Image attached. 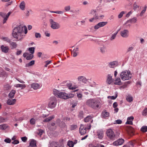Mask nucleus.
Here are the masks:
<instances>
[{"label": "nucleus", "mask_w": 147, "mask_h": 147, "mask_svg": "<svg viewBox=\"0 0 147 147\" xmlns=\"http://www.w3.org/2000/svg\"><path fill=\"white\" fill-rule=\"evenodd\" d=\"M36 145V141L34 139L31 140L29 147H35Z\"/></svg>", "instance_id": "25"}, {"label": "nucleus", "mask_w": 147, "mask_h": 147, "mask_svg": "<svg viewBox=\"0 0 147 147\" xmlns=\"http://www.w3.org/2000/svg\"><path fill=\"white\" fill-rule=\"evenodd\" d=\"M77 126L76 125H72L70 127V129L71 130H74L77 128Z\"/></svg>", "instance_id": "54"}, {"label": "nucleus", "mask_w": 147, "mask_h": 147, "mask_svg": "<svg viewBox=\"0 0 147 147\" xmlns=\"http://www.w3.org/2000/svg\"><path fill=\"white\" fill-rule=\"evenodd\" d=\"M123 147H133V143L132 142H129L127 145L123 146Z\"/></svg>", "instance_id": "45"}, {"label": "nucleus", "mask_w": 147, "mask_h": 147, "mask_svg": "<svg viewBox=\"0 0 147 147\" xmlns=\"http://www.w3.org/2000/svg\"><path fill=\"white\" fill-rule=\"evenodd\" d=\"M57 104V100L55 97H51L49 99L48 104V107L51 109H54L56 106Z\"/></svg>", "instance_id": "6"}, {"label": "nucleus", "mask_w": 147, "mask_h": 147, "mask_svg": "<svg viewBox=\"0 0 147 147\" xmlns=\"http://www.w3.org/2000/svg\"><path fill=\"white\" fill-rule=\"evenodd\" d=\"M6 14L5 13L3 12H0V16L3 18H5L6 16Z\"/></svg>", "instance_id": "64"}, {"label": "nucleus", "mask_w": 147, "mask_h": 147, "mask_svg": "<svg viewBox=\"0 0 147 147\" xmlns=\"http://www.w3.org/2000/svg\"><path fill=\"white\" fill-rule=\"evenodd\" d=\"M19 143V141L18 140H14L12 142V143L13 144H16Z\"/></svg>", "instance_id": "62"}, {"label": "nucleus", "mask_w": 147, "mask_h": 147, "mask_svg": "<svg viewBox=\"0 0 147 147\" xmlns=\"http://www.w3.org/2000/svg\"><path fill=\"white\" fill-rule=\"evenodd\" d=\"M79 53V49L78 47L74 48L71 52L72 55L74 57H76Z\"/></svg>", "instance_id": "17"}, {"label": "nucleus", "mask_w": 147, "mask_h": 147, "mask_svg": "<svg viewBox=\"0 0 147 147\" xmlns=\"http://www.w3.org/2000/svg\"><path fill=\"white\" fill-rule=\"evenodd\" d=\"M6 121V119L3 117H0V123L5 122Z\"/></svg>", "instance_id": "48"}, {"label": "nucleus", "mask_w": 147, "mask_h": 147, "mask_svg": "<svg viewBox=\"0 0 147 147\" xmlns=\"http://www.w3.org/2000/svg\"><path fill=\"white\" fill-rule=\"evenodd\" d=\"M127 130L128 133L130 135H132L133 134L134 129L131 126H128L127 129Z\"/></svg>", "instance_id": "19"}, {"label": "nucleus", "mask_w": 147, "mask_h": 147, "mask_svg": "<svg viewBox=\"0 0 147 147\" xmlns=\"http://www.w3.org/2000/svg\"><path fill=\"white\" fill-rule=\"evenodd\" d=\"M130 22V23H135L136 21V18H133L132 19H131L130 20H128Z\"/></svg>", "instance_id": "53"}, {"label": "nucleus", "mask_w": 147, "mask_h": 147, "mask_svg": "<svg viewBox=\"0 0 147 147\" xmlns=\"http://www.w3.org/2000/svg\"><path fill=\"white\" fill-rule=\"evenodd\" d=\"M16 101V99H8L7 102V104L9 105H13L15 104Z\"/></svg>", "instance_id": "22"}, {"label": "nucleus", "mask_w": 147, "mask_h": 147, "mask_svg": "<svg viewBox=\"0 0 147 147\" xmlns=\"http://www.w3.org/2000/svg\"><path fill=\"white\" fill-rule=\"evenodd\" d=\"M27 33L26 27L24 26L20 25L14 28L12 34L13 38L16 41H21Z\"/></svg>", "instance_id": "1"}, {"label": "nucleus", "mask_w": 147, "mask_h": 147, "mask_svg": "<svg viewBox=\"0 0 147 147\" xmlns=\"http://www.w3.org/2000/svg\"><path fill=\"white\" fill-rule=\"evenodd\" d=\"M118 65L117 61H115L110 62L108 64L109 66L112 68H114L117 67Z\"/></svg>", "instance_id": "14"}, {"label": "nucleus", "mask_w": 147, "mask_h": 147, "mask_svg": "<svg viewBox=\"0 0 147 147\" xmlns=\"http://www.w3.org/2000/svg\"><path fill=\"white\" fill-rule=\"evenodd\" d=\"M118 32V31H116L115 33L112 35V36L110 38L111 40H113L115 39L116 37V36Z\"/></svg>", "instance_id": "37"}, {"label": "nucleus", "mask_w": 147, "mask_h": 147, "mask_svg": "<svg viewBox=\"0 0 147 147\" xmlns=\"http://www.w3.org/2000/svg\"><path fill=\"white\" fill-rule=\"evenodd\" d=\"M31 87L34 90H37L40 88V85L37 83H33L31 85Z\"/></svg>", "instance_id": "20"}, {"label": "nucleus", "mask_w": 147, "mask_h": 147, "mask_svg": "<svg viewBox=\"0 0 147 147\" xmlns=\"http://www.w3.org/2000/svg\"><path fill=\"white\" fill-rule=\"evenodd\" d=\"M9 126L7 124H3L0 125V129L1 130H4L7 128H9Z\"/></svg>", "instance_id": "24"}, {"label": "nucleus", "mask_w": 147, "mask_h": 147, "mask_svg": "<svg viewBox=\"0 0 147 147\" xmlns=\"http://www.w3.org/2000/svg\"><path fill=\"white\" fill-rule=\"evenodd\" d=\"M1 51L5 53H7L9 50V48L7 46H5L3 45L1 46Z\"/></svg>", "instance_id": "18"}, {"label": "nucleus", "mask_w": 147, "mask_h": 147, "mask_svg": "<svg viewBox=\"0 0 147 147\" xmlns=\"http://www.w3.org/2000/svg\"><path fill=\"white\" fill-rule=\"evenodd\" d=\"M25 4L24 1L22 2L20 4V7L21 9L24 10L25 9Z\"/></svg>", "instance_id": "35"}, {"label": "nucleus", "mask_w": 147, "mask_h": 147, "mask_svg": "<svg viewBox=\"0 0 147 147\" xmlns=\"http://www.w3.org/2000/svg\"><path fill=\"white\" fill-rule=\"evenodd\" d=\"M99 49L100 52L102 54H104L106 51V47L104 46L100 47Z\"/></svg>", "instance_id": "30"}, {"label": "nucleus", "mask_w": 147, "mask_h": 147, "mask_svg": "<svg viewBox=\"0 0 147 147\" xmlns=\"http://www.w3.org/2000/svg\"><path fill=\"white\" fill-rule=\"evenodd\" d=\"M71 8V7L70 5H67L65 6L64 7V10L65 11H69Z\"/></svg>", "instance_id": "52"}, {"label": "nucleus", "mask_w": 147, "mask_h": 147, "mask_svg": "<svg viewBox=\"0 0 147 147\" xmlns=\"http://www.w3.org/2000/svg\"><path fill=\"white\" fill-rule=\"evenodd\" d=\"M126 99L127 101L129 102H131L133 100L132 97L130 96H127L126 97Z\"/></svg>", "instance_id": "41"}, {"label": "nucleus", "mask_w": 147, "mask_h": 147, "mask_svg": "<svg viewBox=\"0 0 147 147\" xmlns=\"http://www.w3.org/2000/svg\"><path fill=\"white\" fill-rule=\"evenodd\" d=\"M141 130L144 132H146L147 131V126H143L141 129Z\"/></svg>", "instance_id": "39"}, {"label": "nucleus", "mask_w": 147, "mask_h": 147, "mask_svg": "<svg viewBox=\"0 0 147 147\" xmlns=\"http://www.w3.org/2000/svg\"><path fill=\"white\" fill-rule=\"evenodd\" d=\"M107 22H100L94 26V28L95 30H97L100 27L105 26L107 24Z\"/></svg>", "instance_id": "10"}, {"label": "nucleus", "mask_w": 147, "mask_h": 147, "mask_svg": "<svg viewBox=\"0 0 147 147\" xmlns=\"http://www.w3.org/2000/svg\"><path fill=\"white\" fill-rule=\"evenodd\" d=\"M96 10H92L91 11L90 13L92 15H94V17L90 19L89 21L90 22H92L93 21L99 19V16L96 13Z\"/></svg>", "instance_id": "8"}, {"label": "nucleus", "mask_w": 147, "mask_h": 147, "mask_svg": "<svg viewBox=\"0 0 147 147\" xmlns=\"http://www.w3.org/2000/svg\"><path fill=\"white\" fill-rule=\"evenodd\" d=\"M93 117L90 115H89L86 117L84 119V121L85 122H88L91 121V122L92 123L93 121L92 120Z\"/></svg>", "instance_id": "23"}, {"label": "nucleus", "mask_w": 147, "mask_h": 147, "mask_svg": "<svg viewBox=\"0 0 147 147\" xmlns=\"http://www.w3.org/2000/svg\"><path fill=\"white\" fill-rule=\"evenodd\" d=\"M35 36L36 38H40L41 37V35L40 34L37 32L35 33Z\"/></svg>", "instance_id": "58"}, {"label": "nucleus", "mask_w": 147, "mask_h": 147, "mask_svg": "<svg viewBox=\"0 0 147 147\" xmlns=\"http://www.w3.org/2000/svg\"><path fill=\"white\" fill-rule=\"evenodd\" d=\"M96 134L98 138L102 139L104 136V131L102 129H98L96 132Z\"/></svg>", "instance_id": "11"}, {"label": "nucleus", "mask_w": 147, "mask_h": 147, "mask_svg": "<svg viewBox=\"0 0 147 147\" xmlns=\"http://www.w3.org/2000/svg\"><path fill=\"white\" fill-rule=\"evenodd\" d=\"M67 145L69 147H73L74 146V144L72 141H69L67 143Z\"/></svg>", "instance_id": "44"}, {"label": "nucleus", "mask_w": 147, "mask_h": 147, "mask_svg": "<svg viewBox=\"0 0 147 147\" xmlns=\"http://www.w3.org/2000/svg\"><path fill=\"white\" fill-rule=\"evenodd\" d=\"M51 28L53 29H57L60 27L59 24L54 21L52 19H50L49 20Z\"/></svg>", "instance_id": "7"}, {"label": "nucleus", "mask_w": 147, "mask_h": 147, "mask_svg": "<svg viewBox=\"0 0 147 147\" xmlns=\"http://www.w3.org/2000/svg\"><path fill=\"white\" fill-rule=\"evenodd\" d=\"M34 47H31L29 48L28 50L32 54L34 53Z\"/></svg>", "instance_id": "42"}, {"label": "nucleus", "mask_w": 147, "mask_h": 147, "mask_svg": "<svg viewBox=\"0 0 147 147\" xmlns=\"http://www.w3.org/2000/svg\"><path fill=\"white\" fill-rule=\"evenodd\" d=\"M124 141V140L123 139L120 138L114 142L112 144L114 146H118L122 144Z\"/></svg>", "instance_id": "12"}, {"label": "nucleus", "mask_w": 147, "mask_h": 147, "mask_svg": "<svg viewBox=\"0 0 147 147\" xmlns=\"http://www.w3.org/2000/svg\"><path fill=\"white\" fill-rule=\"evenodd\" d=\"M15 93V90H12L9 94V97L11 98H13L14 96Z\"/></svg>", "instance_id": "33"}, {"label": "nucleus", "mask_w": 147, "mask_h": 147, "mask_svg": "<svg viewBox=\"0 0 147 147\" xmlns=\"http://www.w3.org/2000/svg\"><path fill=\"white\" fill-rule=\"evenodd\" d=\"M52 62L51 61L48 60L46 61H45L44 62V63H45L44 67H47L48 65L51 63Z\"/></svg>", "instance_id": "40"}, {"label": "nucleus", "mask_w": 147, "mask_h": 147, "mask_svg": "<svg viewBox=\"0 0 147 147\" xmlns=\"http://www.w3.org/2000/svg\"><path fill=\"white\" fill-rule=\"evenodd\" d=\"M142 115L144 116H146L147 115V107L145 108L142 112Z\"/></svg>", "instance_id": "43"}, {"label": "nucleus", "mask_w": 147, "mask_h": 147, "mask_svg": "<svg viewBox=\"0 0 147 147\" xmlns=\"http://www.w3.org/2000/svg\"><path fill=\"white\" fill-rule=\"evenodd\" d=\"M1 39L4 41H6L8 42H9L10 41V40L7 37L2 36L1 37Z\"/></svg>", "instance_id": "38"}, {"label": "nucleus", "mask_w": 147, "mask_h": 147, "mask_svg": "<svg viewBox=\"0 0 147 147\" xmlns=\"http://www.w3.org/2000/svg\"><path fill=\"white\" fill-rule=\"evenodd\" d=\"M21 138L22 141L24 142H26L27 140V138L25 136L22 137Z\"/></svg>", "instance_id": "61"}, {"label": "nucleus", "mask_w": 147, "mask_h": 147, "mask_svg": "<svg viewBox=\"0 0 147 147\" xmlns=\"http://www.w3.org/2000/svg\"><path fill=\"white\" fill-rule=\"evenodd\" d=\"M36 121V120L35 119L32 118L30 120V124L31 125H34L35 124Z\"/></svg>", "instance_id": "46"}, {"label": "nucleus", "mask_w": 147, "mask_h": 147, "mask_svg": "<svg viewBox=\"0 0 147 147\" xmlns=\"http://www.w3.org/2000/svg\"><path fill=\"white\" fill-rule=\"evenodd\" d=\"M55 123H52L51 124L49 123L48 124V127L49 128V129H51V126H53L55 125Z\"/></svg>", "instance_id": "56"}, {"label": "nucleus", "mask_w": 147, "mask_h": 147, "mask_svg": "<svg viewBox=\"0 0 147 147\" xmlns=\"http://www.w3.org/2000/svg\"><path fill=\"white\" fill-rule=\"evenodd\" d=\"M107 138L111 140H114L116 138V136L114 131L111 129H108L106 132Z\"/></svg>", "instance_id": "5"}, {"label": "nucleus", "mask_w": 147, "mask_h": 147, "mask_svg": "<svg viewBox=\"0 0 147 147\" xmlns=\"http://www.w3.org/2000/svg\"><path fill=\"white\" fill-rule=\"evenodd\" d=\"M86 104L93 109H96L101 105V102L99 100L91 99L88 100L86 102Z\"/></svg>", "instance_id": "2"}, {"label": "nucleus", "mask_w": 147, "mask_h": 147, "mask_svg": "<svg viewBox=\"0 0 147 147\" xmlns=\"http://www.w3.org/2000/svg\"><path fill=\"white\" fill-rule=\"evenodd\" d=\"M125 12L124 11H121L118 16L119 18H120L123 16V15L124 14Z\"/></svg>", "instance_id": "55"}, {"label": "nucleus", "mask_w": 147, "mask_h": 147, "mask_svg": "<svg viewBox=\"0 0 147 147\" xmlns=\"http://www.w3.org/2000/svg\"><path fill=\"white\" fill-rule=\"evenodd\" d=\"M89 147H98L97 144H94L93 143L90 144L89 145Z\"/></svg>", "instance_id": "57"}, {"label": "nucleus", "mask_w": 147, "mask_h": 147, "mask_svg": "<svg viewBox=\"0 0 147 147\" xmlns=\"http://www.w3.org/2000/svg\"><path fill=\"white\" fill-rule=\"evenodd\" d=\"M33 55L32 54H29V55L26 57V59L27 60H30L33 58Z\"/></svg>", "instance_id": "49"}, {"label": "nucleus", "mask_w": 147, "mask_h": 147, "mask_svg": "<svg viewBox=\"0 0 147 147\" xmlns=\"http://www.w3.org/2000/svg\"><path fill=\"white\" fill-rule=\"evenodd\" d=\"M139 6L138 5L136 2H135L133 4V9L135 10L136 9L139 8Z\"/></svg>", "instance_id": "47"}, {"label": "nucleus", "mask_w": 147, "mask_h": 147, "mask_svg": "<svg viewBox=\"0 0 147 147\" xmlns=\"http://www.w3.org/2000/svg\"><path fill=\"white\" fill-rule=\"evenodd\" d=\"M14 86L16 88H21V89H23L26 88V86L25 84H17L15 85Z\"/></svg>", "instance_id": "29"}, {"label": "nucleus", "mask_w": 147, "mask_h": 147, "mask_svg": "<svg viewBox=\"0 0 147 147\" xmlns=\"http://www.w3.org/2000/svg\"><path fill=\"white\" fill-rule=\"evenodd\" d=\"M4 141L7 143H10L11 142V140L9 138H7L4 140Z\"/></svg>", "instance_id": "63"}, {"label": "nucleus", "mask_w": 147, "mask_h": 147, "mask_svg": "<svg viewBox=\"0 0 147 147\" xmlns=\"http://www.w3.org/2000/svg\"><path fill=\"white\" fill-rule=\"evenodd\" d=\"M54 94L57 97L64 99H67V94L64 92H61L57 90L54 89L53 90Z\"/></svg>", "instance_id": "4"}, {"label": "nucleus", "mask_w": 147, "mask_h": 147, "mask_svg": "<svg viewBox=\"0 0 147 147\" xmlns=\"http://www.w3.org/2000/svg\"><path fill=\"white\" fill-rule=\"evenodd\" d=\"M79 132L82 135L85 134L86 133V128L84 127L83 125H81L79 129Z\"/></svg>", "instance_id": "15"}, {"label": "nucleus", "mask_w": 147, "mask_h": 147, "mask_svg": "<svg viewBox=\"0 0 147 147\" xmlns=\"http://www.w3.org/2000/svg\"><path fill=\"white\" fill-rule=\"evenodd\" d=\"M120 34L123 38H127L129 36V31L127 29H124L120 31Z\"/></svg>", "instance_id": "9"}, {"label": "nucleus", "mask_w": 147, "mask_h": 147, "mask_svg": "<svg viewBox=\"0 0 147 147\" xmlns=\"http://www.w3.org/2000/svg\"><path fill=\"white\" fill-rule=\"evenodd\" d=\"M102 116L104 118H106L109 116V113L106 110H104L102 112Z\"/></svg>", "instance_id": "26"}, {"label": "nucleus", "mask_w": 147, "mask_h": 147, "mask_svg": "<svg viewBox=\"0 0 147 147\" xmlns=\"http://www.w3.org/2000/svg\"><path fill=\"white\" fill-rule=\"evenodd\" d=\"M9 42L10 46L11 47V49H15L16 47H17V44L16 42H10V41Z\"/></svg>", "instance_id": "28"}, {"label": "nucleus", "mask_w": 147, "mask_h": 147, "mask_svg": "<svg viewBox=\"0 0 147 147\" xmlns=\"http://www.w3.org/2000/svg\"><path fill=\"white\" fill-rule=\"evenodd\" d=\"M132 77V74L129 71L125 70L121 73L120 77L123 80H129Z\"/></svg>", "instance_id": "3"}, {"label": "nucleus", "mask_w": 147, "mask_h": 147, "mask_svg": "<svg viewBox=\"0 0 147 147\" xmlns=\"http://www.w3.org/2000/svg\"><path fill=\"white\" fill-rule=\"evenodd\" d=\"M38 135L41 136L42 134L44 132V131L42 129H39L38 130Z\"/></svg>", "instance_id": "51"}, {"label": "nucleus", "mask_w": 147, "mask_h": 147, "mask_svg": "<svg viewBox=\"0 0 147 147\" xmlns=\"http://www.w3.org/2000/svg\"><path fill=\"white\" fill-rule=\"evenodd\" d=\"M113 81L112 76L111 74H108L107 76V79L106 81L107 83L109 84H110L113 82Z\"/></svg>", "instance_id": "16"}, {"label": "nucleus", "mask_w": 147, "mask_h": 147, "mask_svg": "<svg viewBox=\"0 0 147 147\" xmlns=\"http://www.w3.org/2000/svg\"><path fill=\"white\" fill-rule=\"evenodd\" d=\"M114 84L115 85H121L122 84L120 79L118 78H116L115 80Z\"/></svg>", "instance_id": "27"}, {"label": "nucleus", "mask_w": 147, "mask_h": 147, "mask_svg": "<svg viewBox=\"0 0 147 147\" xmlns=\"http://www.w3.org/2000/svg\"><path fill=\"white\" fill-rule=\"evenodd\" d=\"M54 118V115H53L50 117H49L48 118H47L43 120V121L44 122H48L52 119Z\"/></svg>", "instance_id": "31"}, {"label": "nucleus", "mask_w": 147, "mask_h": 147, "mask_svg": "<svg viewBox=\"0 0 147 147\" xmlns=\"http://www.w3.org/2000/svg\"><path fill=\"white\" fill-rule=\"evenodd\" d=\"M122 123V121L120 119H118L116 120L114 123L115 124H120Z\"/></svg>", "instance_id": "59"}, {"label": "nucleus", "mask_w": 147, "mask_h": 147, "mask_svg": "<svg viewBox=\"0 0 147 147\" xmlns=\"http://www.w3.org/2000/svg\"><path fill=\"white\" fill-rule=\"evenodd\" d=\"M117 94H116L115 96H108L107 97L108 98H110L111 99L114 100L117 97Z\"/></svg>", "instance_id": "50"}, {"label": "nucleus", "mask_w": 147, "mask_h": 147, "mask_svg": "<svg viewBox=\"0 0 147 147\" xmlns=\"http://www.w3.org/2000/svg\"><path fill=\"white\" fill-rule=\"evenodd\" d=\"M131 26V23L129 20L127 21L123 25L124 28H129Z\"/></svg>", "instance_id": "32"}, {"label": "nucleus", "mask_w": 147, "mask_h": 147, "mask_svg": "<svg viewBox=\"0 0 147 147\" xmlns=\"http://www.w3.org/2000/svg\"><path fill=\"white\" fill-rule=\"evenodd\" d=\"M134 119V117L133 116L128 117L127 119V122H126V124L130 125L132 124V121Z\"/></svg>", "instance_id": "21"}, {"label": "nucleus", "mask_w": 147, "mask_h": 147, "mask_svg": "<svg viewBox=\"0 0 147 147\" xmlns=\"http://www.w3.org/2000/svg\"><path fill=\"white\" fill-rule=\"evenodd\" d=\"M35 61L34 60H32L28 63L26 64L25 65L26 67H28L30 66L33 65L34 64Z\"/></svg>", "instance_id": "34"}, {"label": "nucleus", "mask_w": 147, "mask_h": 147, "mask_svg": "<svg viewBox=\"0 0 147 147\" xmlns=\"http://www.w3.org/2000/svg\"><path fill=\"white\" fill-rule=\"evenodd\" d=\"M79 82L86 84L87 82V79L86 78L83 76H80L78 77L77 78Z\"/></svg>", "instance_id": "13"}, {"label": "nucleus", "mask_w": 147, "mask_h": 147, "mask_svg": "<svg viewBox=\"0 0 147 147\" xmlns=\"http://www.w3.org/2000/svg\"><path fill=\"white\" fill-rule=\"evenodd\" d=\"M11 13V12H8L6 15V16L4 18V19L3 20V23H5L6 22V21L7 20V19L10 15V14Z\"/></svg>", "instance_id": "36"}, {"label": "nucleus", "mask_w": 147, "mask_h": 147, "mask_svg": "<svg viewBox=\"0 0 147 147\" xmlns=\"http://www.w3.org/2000/svg\"><path fill=\"white\" fill-rule=\"evenodd\" d=\"M74 94H72L70 93L69 94H67V99L69 98H72L74 97Z\"/></svg>", "instance_id": "60"}]
</instances>
